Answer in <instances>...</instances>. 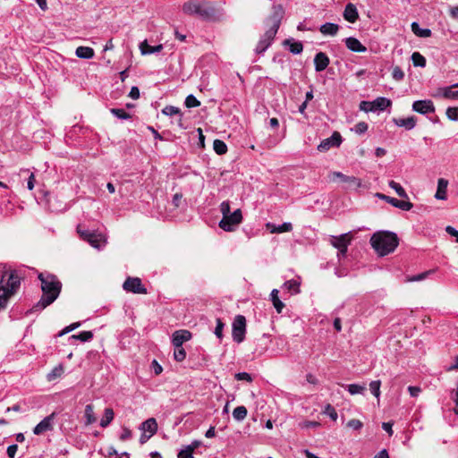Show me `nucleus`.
<instances>
[{
  "instance_id": "obj_32",
  "label": "nucleus",
  "mask_w": 458,
  "mask_h": 458,
  "mask_svg": "<svg viewBox=\"0 0 458 458\" xmlns=\"http://www.w3.org/2000/svg\"><path fill=\"white\" fill-rule=\"evenodd\" d=\"M411 30L416 36L420 38H428L431 36V30L429 29H421L416 21L411 23Z\"/></svg>"
},
{
  "instance_id": "obj_31",
  "label": "nucleus",
  "mask_w": 458,
  "mask_h": 458,
  "mask_svg": "<svg viewBox=\"0 0 458 458\" xmlns=\"http://www.w3.org/2000/svg\"><path fill=\"white\" fill-rule=\"evenodd\" d=\"M88 242L96 249H100L102 246L105 245L106 240L104 236L101 233H96L95 232L92 234V237H90L88 240Z\"/></svg>"
},
{
  "instance_id": "obj_13",
  "label": "nucleus",
  "mask_w": 458,
  "mask_h": 458,
  "mask_svg": "<svg viewBox=\"0 0 458 458\" xmlns=\"http://www.w3.org/2000/svg\"><path fill=\"white\" fill-rule=\"evenodd\" d=\"M412 110L421 114H427L435 112V106L429 99L416 100L412 104Z\"/></svg>"
},
{
  "instance_id": "obj_37",
  "label": "nucleus",
  "mask_w": 458,
  "mask_h": 458,
  "mask_svg": "<svg viewBox=\"0 0 458 458\" xmlns=\"http://www.w3.org/2000/svg\"><path fill=\"white\" fill-rule=\"evenodd\" d=\"M411 61L416 67H425L426 58L419 52H414L411 55Z\"/></svg>"
},
{
  "instance_id": "obj_11",
  "label": "nucleus",
  "mask_w": 458,
  "mask_h": 458,
  "mask_svg": "<svg viewBox=\"0 0 458 458\" xmlns=\"http://www.w3.org/2000/svg\"><path fill=\"white\" fill-rule=\"evenodd\" d=\"M56 416L55 412L45 417L38 424L33 428V433L37 436L42 435L47 431H51L54 428V420Z\"/></svg>"
},
{
  "instance_id": "obj_62",
  "label": "nucleus",
  "mask_w": 458,
  "mask_h": 458,
  "mask_svg": "<svg viewBox=\"0 0 458 458\" xmlns=\"http://www.w3.org/2000/svg\"><path fill=\"white\" fill-rule=\"evenodd\" d=\"M445 232H446L449 235H451V236H453V237H455V241H456V242H458V231H457L454 227H453V226H451V225H447V226L445 227Z\"/></svg>"
},
{
  "instance_id": "obj_10",
  "label": "nucleus",
  "mask_w": 458,
  "mask_h": 458,
  "mask_svg": "<svg viewBox=\"0 0 458 458\" xmlns=\"http://www.w3.org/2000/svg\"><path fill=\"white\" fill-rule=\"evenodd\" d=\"M342 136L338 131H334L331 137L323 140L318 146V150L320 152H326L331 148L339 147L342 143Z\"/></svg>"
},
{
  "instance_id": "obj_50",
  "label": "nucleus",
  "mask_w": 458,
  "mask_h": 458,
  "mask_svg": "<svg viewBox=\"0 0 458 458\" xmlns=\"http://www.w3.org/2000/svg\"><path fill=\"white\" fill-rule=\"evenodd\" d=\"M392 76L395 81H402L404 78V72L401 67L395 66L393 68Z\"/></svg>"
},
{
  "instance_id": "obj_57",
  "label": "nucleus",
  "mask_w": 458,
  "mask_h": 458,
  "mask_svg": "<svg viewBox=\"0 0 458 458\" xmlns=\"http://www.w3.org/2000/svg\"><path fill=\"white\" fill-rule=\"evenodd\" d=\"M177 458H194L192 449H190L187 446H185V448L182 449L178 453Z\"/></svg>"
},
{
  "instance_id": "obj_5",
  "label": "nucleus",
  "mask_w": 458,
  "mask_h": 458,
  "mask_svg": "<svg viewBox=\"0 0 458 458\" xmlns=\"http://www.w3.org/2000/svg\"><path fill=\"white\" fill-rule=\"evenodd\" d=\"M182 11L188 15H198L204 20L210 19L215 13L214 7L207 0L185 2L182 5Z\"/></svg>"
},
{
  "instance_id": "obj_16",
  "label": "nucleus",
  "mask_w": 458,
  "mask_h": 458,
  "mask_svg": "<svg viewBox=\"0 0 458 458\" xmlns=\"http://www.w3.org/2000/svg\"><path fill=\"white\" fill-rule=\"evenodd\" d=\"M442 96L447 99H458V83L453 84L450 87L440 88L435 97Z\"/></svg>"
},
{
  "instance_id": "obj_28",
  "label": "nucleus",
  "mask_w": 458,
  "mask_h": 458,
  "mask_svg": "<svg viewBox=\"0 0 458 458\" xmlns=\"http://www.w3.org/2000/svg\"><path fill=\"white\" fill-rule=\"evenodd\" d=\"M278 290L277 289H273L271 293H270V300L276 310L277 313H281L283 309L284 308V302L279 299L278 297Z\"/></svg>"
},
{
  "instance_id": "obj_6",
  "label": "nucleus",
  "mask_w": 458,
  "mask_h": 458,
  "mask_svg": "<svg viewBox=\"0 0 458 458\" xmlns=\"http://www.w3.org/2000/svg\"><path fill=\"white\" fill-rule=\"evenodd\" d=\"M242 214L240 208H237L233 213L223 216L218 225L225 232H233L242 223Z\"/></svg>"
},
{
  "instance_id": "obj_15",
  "label": "nucleus",
  "mask_w": 458,
  "mask_h": 458,
  "mask_svg": "<svg viewBox=\"0 0 458 458\" xmlns=\"http://www.w3.org/2000/svg\"><path fill=\"white\" fill-rule=\"evenodd\" d=\"M191 338V333L188 330H177L173 334L172 343L174 347L182 346L183 343Z\"/></svg>"
},
{
  "instance_id": "obj_64",
  "label": "nucleus",
  "mask_w": 458,
  "mask_h": 458,
  "mask_svg": "<svg viewBox=\"0 0 458 458\" xmlns=\"http://www.w3.org/2000/svg\"><path fill=\"white\" fill-rule=\"evenodd\" d=\"M129 97H131L132 99H137L140 98V89H138V87H132L131 89Z\"/></svg>"
},
{
  "instance_id": "obj_27",
  "label": "nucleus",
  "mask_w": 458,
  "mask_h": 458,
  "mask_svg": "<svg viewBox=\"0 0 458 458\" xmlns=\"http://www.w3.org/2000/svg\"><path fill=\"white\" fill-rule=\"evenodd\" d=\"M75 55L77 57L81 59H91L95 53L93 48L89 47H78L75 51Z\"/></svg>"
},
{
  "instance_id": "obj_29",
  "label": "nucleus",
  "mask_w": 458,
  "mask_h": 458,
  "mask_svg": "<svg viewBox=\"0 0 458 458\" xmlns=\"http://www.w3.org/2000/svg\"><path fill=\"white\" fill-rule=\"evenodd\" d=\"M284 44L288 45L290 52L294 55L301 54L303 50L302 43L300 41H294L293 38L285 39Z\"/></svg>"
},
{
  "instance_id": "obj_54",
  "label": "nucleus",
  "mask_w": 458,
  "mask_h": 458,
  "mask_svg": "<svg viewBox=\"0 0 458 458\" xmlns=\"http://www.w3.org/2000/svg\"><path fill=\"white\" fill-rule=\"evenodd\" d=\"M224 323L220 318H216V326L214 331V334L216 335L217 338L221 339L223 337V329H224Z\"/></svg>"
},
{
  "instance_id": "obj_47",
  "label": "nucleus",
  "mask_w": 458,
  "mask_h": 458,
  "mask_svg": "<svg viewBox=\"0 0 458 458\" xmlns=\"http://www.w3.org/2000/svg\"><path fill=\"white\" fill-rule=\"evenodd\" d=\"M324 413L330 417V419L334 421L337 420V412L335 409L331 405L327 404L325 407Z\"/></svg>"
},
{
  "instance_id": "obj_48",
  "label": "nucleus",
  "mask_w": 458,
  "mask_h": 458,
  "mask_svg": "<svg viewBox=\"0 0 458 458\" xmlns=\"http://www.w3.org/2000/svg\"><path fill=\"white\" fill-rule=\"evenodd\" d=\"M446 116L451 121H458V106L457 107H448L446 109Z\"/></svg>"
},
{
  "instance_id": "obj_51",
  "label": "nucleus",
  "mask_w": 458,
  "mask_h": 458,
  "mask_svg": "<svg viewBox=\"0 0 458 458\" xmlns=\"http://www.w3.org/2000/svg\"><path fill=\"white\" fill-rule=\"evenodd\" d=\"M433 272H434V270H428V271L422 272L420 274H418V275L413 276L412 277L409 278V281L410 282L422 281L425 278H427L428 276L432 274Z\"/></svg>"
},
{
  "instance_id": "obj_60",
  "label": "nucleus",
  "mask_w": 458,
  "mask_h": 458,
  "mask_svg": "<svg viewBox=\"0 0 458 458\" xmlns=\"http://www.w3.org/2000/svg\"><path fill=\"white\" fill-rule=\"evenodd\" d=\"M77 231L79 233V234L81 235V237L84 240V241H87L92 237V234L94 232H90L89 230H82L80 226H78L77 228Z\"/></svg>"
},
{
  "instance_id": "obj_7",
  "label": "nucleus",
  "mask_w": 458,
  "mask_h": 458,
  "mask_svg": "<svg viewBox=\"0 0 458 458\" xmlns=\"http://www.w3.org/2000/svg\"><path fill=\"white\" fill-rule=\"evenodd\" d=\"M352 237L350 233H343L339 236H331L330 243L338 250L337 258L341 259L347 253L348 246L351 243Z\"/></svg>"
},
{
  "instance_id": "obj_26",
  "label": "nucleus",
  "mask_w": 458,
  "mask_h": 458,
  "mask_svg": "<svg viewBox=\"0 0 458 458\" xmlns=\"http://www.w3.org/2000/svg\"><path fill=\"white\" fill-rule=\"evenodd\" d=\"M140 49L142 55H150L160 52L163 49V45L159 44L157 46L152 47L148 44L147 40H144L140 43Z\"/></svg>"
},
{
  "instance_id": "obj_56",
  "label": "nucleus",
  "mask_w": 458,
  "mask_h": 458,
  "mask_svg": "<svg viewBox=\"0 0 458 458\" xmlns=\"http://www.w3.org/2000/svg\"><path fill=\"white\" fill-rule=\"evenodd\" d=\"M81 326V322H75V323H72L67 327H65L59 334H58V336H63L70 332H72V330L76 329L77 327H79Z\"/></svg>"
},
{
  "instance_id": "obj_8",
  "label": "nucleus",
  "mask_w": 458,
  "mask_h": 458,
  "mask_svg": "<svg viewBox=\"0 0 458 458\" xmlns=\"http://www.w3.org/2000/svg\"><path fill=\"white\" fill-rule=\"evenodd\" d=\"M246 333V318L242 315H237L233 322V339L234 342L240 344L245 338Z\"/></svg>"
},
{
  "instance_id": "obj_58",
  "label": "nucleus",
  "mask_w": 458,
  "mask_h": 458,
  "mask_svg": "<svg viewBox=\"0 0 458 458\" xmlns=\"http://www.w3.org/2000/svg\"><path fill=\"white\" fill-rule=\"evenodd\" d=\"M363 424L360 420H356V419H352V420H350L348 422H347V427L348 428H351L354 430H359L362 428Z\"/></svg>"
},
{
  "instance_id": "obj_55",
  "label": "nucleus",
  "mask_w": 458,
  "mask_h": 458,
  "mask_svg": "<svg viewBox=\"0 0 458 458\" xmlns=\"http://www.w3.org/2000/svg\"><path fill=\"white\" fill-rule=\"evenodd\" d=\"M360 109L366 113L375 112L372 101H361L360 103Z\"/></svg>"
},
{
  "instance_id": "obj_46",
  "label": "nucleus",
  "mask_w": 458,
  "mask_h": 458,
  "mask_svg": "<svg viewBox=\"0 0 458 458\" xmlns=\"http://www.w3.org/2000/svg\"><path fill=\"white\" fill-rule=\"evenodd\" d=\"M188 108L198 107L200 106V102L192 95H188L184 102Z\"/></svg>"
},
{
  "instance_id": "obj_2",
  "label": "nucleus",
  "mask_w": 458,
  "mask_h": 458,
  "mask_svg": "<svg viewBox=\"0 0 458 458\" xmlns=\"http://www.w3.org/2000/svg\"><path fill=\"white\" fill-rule=\"evenodd\" d=\"M20 285L21 279L16 271H2L0 278V310L6 309L9 299L17 293Z\"/></svg>"
},
{
  "instance_id": "obj_33",
  "label": "nucleus",
  "mask_w": 458,
  "mask_h": 458,
  "mask_svg": "<svg viewBox=\"0 0 458 458\" xmlns=\"http://www.w3.org/2000/svg\"><path fill=\"white\" fill-rule=\"evenodd\" d=\"M114 412L112 408H106L104 416L100 420V427L106 428L114 420Z\"/></svg>"
},
{
  "instance_id": "obj_19",
  "label": "nucleus",
  "mask_w": 458,
  "mask_h": 458,
  "mask_svg": "<svg viewBox=\"0 0 458 458\" xmlns=\"http://www.w3.org/2000/svg\"><path fill=\"white\" fill-rule=\"evenodd\" d=\"M140 430L144 433H148L150 436H154L157 431V422L156 419L149 418L143 421L140 427Z\"/></svg>"
},
{
  "instance_id": "obj_44",
  "label": "nucleus",
  "mask_w": 458,
  "mask_h": 458,
  "mask_svg": "<svg viewBox=\"0 0 458 458\" xmlns=\"http://www.w3.org/2000/svg\"><path fill=\"white\" fill-rule=\"evenodd\" d=\"M174 358L176 361H182L186 358V352L182 346L174 347Z\"/></svg>"
},
{
  "instance_id": "obj_61",
  "label": "nucleus",
  "mask_w": 458,
  "mask_h": 458,
  "mask_svg": "<svg viewBox=\"0 0 458 458\" xmlns=\"http://www.w3.org/2000/svg\"><path fill=\"white\" fill-rule=\"evenodd\" d=\"M18 450V445L16 444L11 445L7 447V455L9 458H14L16 452Z\"/></svg>"
},
{
  "instance_id": "obj_9",
  "label": "nucleus",
  "mask_w": 458,
  "mask_h": 458,
  "mask_svg": "<svg viewBox=\"0 0 458 458\" xmlns=\"http://www.w3.org/2000/svg\"><path fill=\"white\" fill-rule=\"evenodd\" d=\"M328 179L330 182L340 180L341 182L347 183L349 189H358L362 187V182L360 179L355 176L345 175L341 172H331L328 174Z\"/></svg>"
},
{
  "instance_id": "obj_23",
  "label": "nucleus",
  "mask_w": 458,
  "mask_h": 458,
  "mask_svg": "<svg viewBox=\"0 0 458 458\" xmlns=\"http://www.w3.org/2000/svg\"><path fill=\"white\" fill-rule=\"evenodd\" d=\"M448 186V181L444 178H439L437 181V189L435 194L437 199L445 200L446 199V190Z\"/></svg>"
},
{
  "instance_id": "obj_3",
  "label": "nucleus",
  "mask_w": 458,
  "mask_h": 458,
  "mask_svg": "<svg viewBox=\"0 0 458 458\" xmlns=\"http://www.w3.org/2000/svg\"><path fill=\"white\" fill-rule=\"evenodd\" d=\"M284 10L281 5L275 6L273 13L267 19V24L270 26L265 34L260 38L256 47L258 54H263L272 44L283 18Z\"/></svg>"
},
{
  "instance_id": "obj_36",
  "label": "nucleus",
  "mask_w": 458,
  "mask_h": 458,
  "mask_svg": "<svg viewBox=\"0 0 458 458\" xmlns=\"http://www.w3.org/2000/svg\"><path fill=\"white\" fill-rule=\"evenodd\" d=\"M213 148L217 155H224L227 152V145L221 140H215Z\"/></svg>"
},
{
  "instance_id": "obj_59",
  "label": "nucleus",
  "mask_w": 458,
  "mask_h": 458,
  "mask_svg": "<svg viewBox=\"0 0 458 458\" xmlns=\"http://www.w3.org/2000/svg\"><path fill=\"white\" fill-rule=\"evenodd\" d=\"M220 212L222 213L223 216H225L226 215L231 213L230 209V202L228 200L223 201L220 204Z\"/></svg>"
},
{
  "instance_id": "obj_41",
  "label": "nucleus",
  "mask_w": 458,
  "mask_h": 458,
  "mask_svg": "<svg viewBox=\"0 0 458 458\" xmlns=\"http://www.w3.org/2000/svg\"><path fill=\"white\" fill-rule=\"evenodd\" d=\"M283 287L286 288L288 291L292 292L293 293H298L300 292V284L295 280L286 281L284 284Z\"/></svg>"
},
{
  "instance_id": "obj_21",
  "label": "nucleus",
  "mask_w": 458,
  "mask_h": 458,
  "mask_svg": "<svg viewBox=\"0 0 458 458\" xmlns=\"http://www.w3.org/2000/svg\"><path fill=\"white\" fill-rule=\"evenodd\" d=\"M393 123L398 127H404L406 130L410 131L416 126L417 119L414 116L393 118Z\"/></svg>"
},
{
  "instance_id": "obj_1",
  "label": "nucleus",
  "mask_w": 458,
  "mask_h": 458,
  "mask_svg": "<svg viewBox=\"0 0 458 458\" xmlns=\"http://www.w3.org/2000/svg\"><path fill=\"white\" fill-rule=\"evenodd\" d=\"M41 282L42 296L37 304L33 306V310L38 311L52 304L59 296L62 289V284L54 275L42 273L38 275Z\"/></svg>"
},
{
  "instance_id": "obj_38",
  "label": "nucleus",
  "mask_w": 458,
  "mask_h": 458,
  "mask_svg": "<svg viewBox=\"0 0 458 458\" xmlns=\"http://www.w3.org/2000/svg\"><path fill=\"white\" fill-rule=\"evenodd\" d=\"M388 185H389L390 188L394 190V191L396 192V194L399 197L404 198V199H408V195H407L405 190L401 186L400 183H398V182H396L394 181H390Z\"/></svg>"
},
{
  "instance_id": "obj_45",
  "label": "nucleus",
  "mask_w": 458,
  "mask_h": 458,
  "mask_svg": "<svg viewBox=\"0 0 458 458\" xmlns=\"http://www.w3.org/2000/svg\"><path fill=\"white\" fill-rule=\"evenodd\" d=\"M380 386H381L380 380H374V381H371L369 384L370 392L377 398H378L380 395Z\"/></svg>"
},
{
  "instance_id": "obj_39",
  "label": "nucleus",
  "mask_w": 458,
  "mask_h": 458,
  "mask_svg": "<svg viewBox=\"0 0 458 458\" xmlns=\"http://www.w3.org/2000/svg\"><path fill=\"white\" fill-rule=\"evenodd\" d=\"M93 338V333L91 331H82L78 335H72L70 339L80 340L81 342H89Z\"/></svg>"
},
{
  "instance_id": "obj_53",
  "label": "nucleus",
  "mask_w": 458,
  "mask_h": 458,
  "mask_svg": "<svg viewBox=\"0 0 458 458\" xmlns=\"http://www.w3.org/2000/svg\"><path fill=\"white\" fill-rule=\"evenodd\" d=\"M235 379L238 381H247V382H252L253 378L250 374L247 372H239L236 373L234 376Z\"/></svg>"
},
{
  "instance_id": "obj_24",
  "label": "nucleus",
  "mask_w": 458,
  "mask_h": 458,
  "mask_svg": "<svg viewBox=\"0 0 458 458\" xmlns=\"http://www.w3.org/2000/svg\"><path fill=\"white\" fill-rule=\"evenodd\" d=\"M162 114L167 116L178 115L177 123L180 127H182V114L179 107L166 106L162 109Z\"/></svg>"
},
{
  "instance_id": "obj_17",
  "label": "nucleus",
  "mask_w": 458,
  "mask_h": 458,
  "mask_svg": "<svg viewBox=\"0 0 458 458\" xmlns=\"http://www.w3.org/2000/svg\"><path fill=\"white\" fill-rule=\"evenodd\" d=\"M330 63L329 57L323 52H318L314 57L315 71L319 72L328 66Z\"/></svg>"
},
{
  "instance_id": "obj_22",
  "label": "nucleus",
  "mask_w": 458,
  "mask_h": 458,
  "mask_svg": "<svg viewBox=\"0 0 458 458\" xmlns=\"http://www.w3.org/2000/svg\"><path fill=\"white\" fill-rule=\"evenodd\" d=\"M340 26L333 22H326L319 27V32L324 36H335L339 31Z\"/></svg>"
},
{
  "instance_id": "obj_30",
  "label": "nucleus",
  "mask_w": 458,
  "mask_h": 458,
  "mask_svg": "<svg viewBox=\"0 0 458 458\" xmlns=\"http://www.w3.org/2000/svg\"><path fill=\"white\" fill-rule=\"evenodd\" d=\"M85 425L89 426L97 421L92 404H87L84 411Z\"/></svg>"
},
{
  "instance_id": "obj_14",
  "label": "nucleus",
  "mask_w": 458,
  "mask_h": 458,
  "mask_svg": "<svg viewBox=\"0 0 458 458\" xmlns=\"http://www.w3.org/2000/svg\"><path fill=\"white\" fill-rule=\"evenodd\" d=\"M377 196L379 199H385L387 203H389L392 206L398 208L402 210L409 211L413 207V204L410 201L400 200L395 198L389 197V196H386V195L381 194V193H377Z\"/></svg>"
},
{
  "instance_id": "obj_34",
  "label": "nucleus",
  "mask_w": 458,
  "mask_h": 458,
  "mask_svg": "<svg viewBox=\"0 0 458 458\" xmlns=\"http://www.w3.org/2000/svg\"><path fill=\"white\" fill-rule=\"evenodd\" d=\"M248 414V411L245 406H237L233 411V417L237 421H242Z\"/></svg>"
},
{
  "instance_id": "obj_35",
  "label": "nucleus",
  "mask_w": 458,
  "mask_h": 458,
  "mask_svg": "<svg viewBox=\"0 0 458 458\" xmlns=\"http://www.w3.org/2000/svg\"><path fill=\"white\" fill-rule=\"evenodd\" d=\"M64 372L63 365L59 364L55 366L47 376L48 381H53L57 377H60Z\"/></svg>"
},
{
  "instance_id": "obj_18",
  "label": "nucleus",
  "mask_w": 458,
  "mask_h": 458,
  "mask_svg": "<svg viewBox=\"0 0 458 458\" xmlns=\"http://www.w3.org/2000/svg\"><path fill=\"white\" fill-rule=\"evenodd\" d=\"M346 47L356 53H364L367 51V47L363 46L359 39L353 37L346 38L344 40Z\"/></svg>"
},
{
  "instance_id": "obj_63",
  "label": "nucleus",
  "mask_w": 458,
  "mask_h": 458,
  "mask_svg": "<svg viewBox=\"0 0 458 458\" xmlns=\"http://www.w3.org/2000/svg\"><path fill=\"white\" fill-rule=\"evenodd\" d=\"M408 391H409L411 396L417 397L420 394V393L421 392V389L419 386H410L408 387Z\"/></svg>"
},
{
  "instance_id": "obj_12",
  "label": "nucleus",
  "mask_w": 458,
  "mask_h": 458,
  "mask_svg": "<svg viewBox=\"0 0 458 458\" xmlns=\"http://www.w3.org/2000/svg\"><path fill=\"white\" fill-rule=\"evenodd\" d=\"M123 288L126 292L133 293H147V289L142 285L141 280L139 277H128L124 281Z\"/></svg>"
},
{
  "instance_id": "obj_25",
  "label": "nucleus",
  "mask_w": 458,
  "mask_h": 458,
  "mask_svg": "<svg viewBox=\"0 0 458 458\" xmlns=\"http://www.w3.org/2000/svg\"><path fill=\"white\" fill-rule=\"evenodd\" d=\"M374 110L376 111H384L387 107L391 106L392 101L389 98L384 97H378L375 100L372 101Z\"/></svg>"
},
{
  "instance_id": "obj_4",
  "label": "nucleus",
  "mask_w": 458,
  "mask_h": 458,
  "mask_svg": "<svg viewBox=\"0 0 458 458\" xmlns=\"http://www.w3.org/2000/svg\"><path fill=\"white\" fill-rule=\"evenodd\" d=\"M399 239L396 233L384 231L375 233L370 238V244L380 256L393 252L398 246Z\"/></svg>"
},
{
  "instance_id": "obj_52",
  "label": "nucleus",
  "mask_w": 458,
  "mask_h": 458,
  "mask_svg": "<svg viewBox=\"0 0 458 458\" xmlns=\"http://www.w3.org/2000/svg\"><path fill=\"white\" fill-rule=\"evenodd\" d=\"M132 437V432L130 428L123 427L119 439L123 442L127 441Z\"/></svg>"
},
{
  "instance_id": "obj_42",
  "label": "nucleus",
  "mask_w": 458,
  "mask_h": 458,
  "mask_svg": "<svg viewBox=\"0 0 458 458\" xmlns=\"http://www.w3.org/2000/svg\"><path fill=\"white\" fill-rule=\"evenodd\" d=\"M346 389L351 394L353 395L357 394H362L366 390V387L359 384H350L346 386Z\"/></svg>"
},
{
  "instance_id": "obj_40",
  "label": "nucleus",
  "mask_w": 458,
  "mask_h": 458,
  "mask_svg": "<svg viewBox=\"0 0 458 458\" xmlns=\"http://www.w3.org/2000/svg\"><path fill=\"white\" fill-rule=\"evenodd\" d=\"M292 230H293L292 224L285 222L278 226H274L271 229V233H282L291 232Z\"/></svg>"
},
{
  "instance_id": "obj_43",
  "label": "nucleus",
  "mask_w": 458,
  "mask_h": 458,
  "mask_svg": "<svg viewBox=\"0 0 458 458\" xmlns=\"http://www.w3.org/2000/svg\"><path fill=\"white\" fill-rule=\"evenodd\" d=\"M110 112L119 119L127 120L131 118V114L122 108H112Z\"/></svg>"
},
{
  "instance_id": "obj_49",
  "label": "nucleus",
  "mask_w": 458,
  "mask_h": 458,
  "mask_svg": "<svg viewBox=\"0 0 458 458\" xmlns=\"http://www.w3.org/2000/svg\"><path fill=\"white\" fill-rule=\"evenodd\" d=\"M368 128H369V126H368L367 123L360 122L357 124H355L352 131H354L355 133H357V134H363L368 131Z\"/></svg>"
},
{
  "instance_id": "obj_20",
  "label": "nucleus",
  "mask_w": 458,
  "mask_h": 458,
  "mask_svg": "<svg viewBox=\"0 0 458 458\" xmlns=\"http://www.w3.org/2000/svg\"><path fill=\"white\" fill-rule=\"evenodd\" d=\"M343 15L344 18L351 23H354L359 19L358 10L356 6L352 3H349L345 5Z\"/></svg>"
}]
</instances>
